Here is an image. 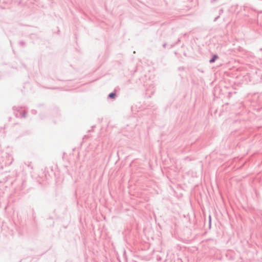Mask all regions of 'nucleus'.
Listing matches in <instances>:
<instances>
[{"label": "nucleus", "mask_w": 262, "mask_h": 262, "mask_svg": "<svg viewBox=\"0 0 262 262\" xmlns=\"http://www.w3.org/2000/svg\"><path fill=\"white\" fill-rule=\"evenodd\" d=\"M13 109L14 111V115L17 118H25L27 112L25 111H21V107L14 106Z\"/></svg>", "instance_id": "obj_1"}, {"label": "nucleus", "mask_w": 262, "mask_h": 262, "mask_svg": "<svg viewBox=\"0 0 262 262\" xmlns=\"http://www.w3.org/2000/svg\"><path fill=\"white\" fill-rule=\"evenodd\" d=\"M117 96L116 91H114V92L108 94L107 96V98L110 99H114L116 98Z\"/></svg>", "instance_id": "obj_2"}, {"label": "nucleus", "mask_w": 262, "mask_h": 262, "mask_svg": "<svg viewBox=\"0 0 262 262\" xmlns=\"http://www.w3.org/2000/svg\"><path fill=\"white\" fill-rule=\"evenodd\" d=\"M218 58H219V56H218V55H216V54H214V55H213L212 56L211 58L210 59V60H209V62H210V63H212L214 62H215V60H216Z\"/></svg>", "instance_id": "obj_3"}, {"label": "nucleus", "mask_w": 262, "mask_h": 262, "mask_svg": "<svg viewBox=\"0 0 262 262\" xmlns=\"http://www.w3.org/2000/svg\"><path fill=\"white\" fill-rule=\"evenodd\" d=\"M19 45H20V46H21V47H24V46H25V45H26V43H25V41H20L19 42Z\"/></svg>", "instance_id": "obj_4"}, {"label": "nucleus", "mask_w": 262, "mask_h": 262, "mask_svg": "<svg viewBox=\"0 0 262 262\" xmlns=\"http://www.w3.org/2000/svg\"><path fill=\"white\" fill-rule=\"evenodd\" d=\"M211 216H209V227L211 228Z\"/></svg>", "instance_id": "obj_5"}, {"label": "nucleus", "mask_w": 262, "mask_h": 262, "mask_svg": "<svg viewBox=\"0 0 262 262\" xmlns=\"http://www.w3.org/2000/svg\"><path fill=\"white\" fill-rule=\"evenodd\" d=\"M26 165H27L28 167H30L31 169H33V166L31 165V162H29V164H27L26 163H25Z\"/></svg>", "instance_id": "obj_6"}, {"label": "nucleus", "mask_w": 262, "mask_h": 262, "mask_svg": "<svg viewBox=\"0 0 262 262\" xmlns=\"http://www.w3.org/2000/svg\"><path fill=\"white\" fill-rule=\"evenodd\" d=\"M224 12V10L223 8L221 9L220 10H219V15L220 16Z\"/></svg>", "instance_id": "obj_7"}, {"label": "nucleus", "mask_w": 262, "mask_h": 262, "mask_svg": "<svg viewBox=\"0 0 262 262\" xmlns=\"http://www.w3.org/2000/svg\"><path fill=\"white\" fill-rule=\"evenodd\" d=\"M220 15L217 16L216 17H215V18L214 19L213 21H216L218 19V18L220 17Z\"/></svg>", "instance_id": "obj_8"}, {"label": "nucleus", "mask_w": 262, "mask_h": 262, "mask_svg": "<svg viewBox=\"0 0 262 262\" xmlns=\"http://www.w3.org/2000/svg\"><path fill=\"white\" fill-rule=\"evenodd\" d=\"M31 112L33 114H36L37 113V111L35 110H32Z\"/></svg>", "instance_id": "obj_9"}, {"label": "nucleus", "mask_w": 262, "mask_h": 262, "mask_svg": "<svg viewBox=\"0 0 262 262\" xmlns=\"http://www.w3.org/2000/svg\"><path fill=\"white\" fill-rule=\"evenodd\" d=\"M166 46H167V43L166 42H165L162 45L163 47H164V48H166Z\"/></svg>", "instance_id": "obj_10"}, {"label": "nucleus", "mask_w": 262, "mask_h": 262, "mask_svg": "<svg viewBox=\"0 0 262 262\" xmlns=\"http://www.w3.org/2000/svg\"><path fill=\"white\" fill-rule=\"evenodd\" d=\"M180 41V38H178V40L174 42L176 44L178 43Z\"/></svg>", "instance_id": "obj_11"}, {"label": "nucleus", "mask_w": 262, "mask_h": 262, "mask_svg": "<svg viewBox=\"0 0 262 262\" xmlns=\"http://www.w3.org/2000/svg\"><path fill=\"white\" fill-rule=\"evenodd\" d=\"M175 45H176V43H173V44H171V45H170V48H173Z\"/></svg>", "instance_id": "obj_12"}, {"label": "nucleus", "mask_w": 262, "mask_h": 262, "mask_svg": "<svg viewBox=\"0 0 262 262\" xmlns=\"http://www.w3.org/2000/svg\"><path fill=\"white\" fill-rule=\"evenodd\" d=\"M216 1H217V0H211V3H212L215 2H216Z\"/></svg>", "instance_id": "obj_13"}]
</instances>
